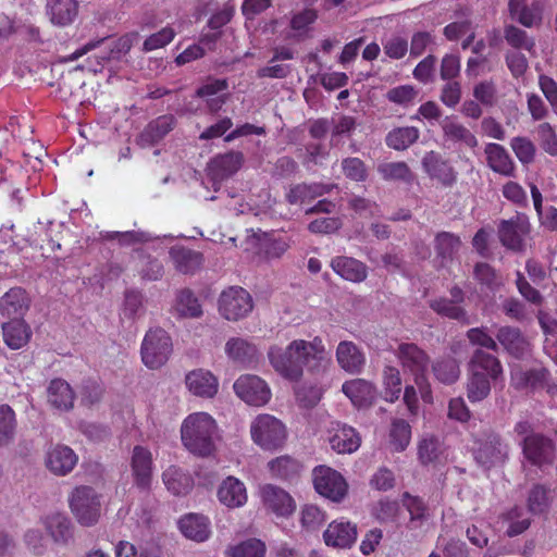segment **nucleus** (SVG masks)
Masks as SVG:
<instances>
[{
  "mask_svg": "<svg viewBox=\"0 0 557 557\" xmlns=\"http://www.w3.org/2000/svg\"><path fill=\"white\" fill-rule=\"evenodd\" d=\"M175 30L170 27H163L159 32L150 35L143 44V51L150 52L157 49H161L169 45L175 37Z\"/></svg>",
  "mask_w": 557,
  "mask_h": 557,
  "instance_id": "052dcab7",
  "label": "nucleus"
},
{
  "mask_svg": "<svg viewBox=\"0 0 557 557\" xmlns=\"http://www.w3.org/2000/svg\"><path fill=\"white\" fill-rule=\"evenodd\" d=\"M272 476L288 479L300 471V463L289 456H280L268 463Z\"/></svg>",
  "mask_w": 557,
  "mask_h": 557,
  "instance_id": "603ef678",
  "label": "nucleus"
},
{
  "mask_svg": "<svg viewBox=\"0 0 557 557\" xmlns=\"http://www.w3.org/2000/svg\"><path fill=\"white\" fill-rule=\"evenodd\" d=\"M45 527L57 543H66L72 537L71 521L61 513H52L45 519Z\"/></svg>",
  "mask_w": 557,
  "mask_h": 557,
  "instance_id": "79ce46f5",
  "label": "nucleus"
},
{
  "mask_svg": "<svg viewBox=\"0 0 557 557\" xmlns=\"http://www.w3.org/2000/svg\"><path fill=\"white\" fill-rule=\"evenodd\" d=\"M488 166L496 173L504 176H513L515 163L507 150L494 143H490L484 148Z\"/></svg>",
  "mask_w": 557,
  "mask_h": 557,
  "instance_id": "cd10ccee",
  "label": "nucleus"
},
{
  "mask_svg": "<svg viewBox=\"0 0 557 557\" xmlns=\"http://www.w3.org/2000/svg\"><path fill=\"white\" fill-rule=\"evenodd\" d=\"M444 137L455 143H462L469 148L478 146L476 137L465 125L455 119L445 117L442 122Z\"/></svg>",
  "mask_w": 557,
  "mask_h": 557,
  "instance_id": "4c0bfd02",
  "label": "nucleus"
},
{
  "mask_svg": "<svg viewBox=\"0 0 557 557\" xmlns=\"http://www.w3.org/2000/svg\"><path fill=\"white\" fill-rule=\"evenodd\" d=\"M318 15L313 9H305L295 13L290 18L292 38H304L308 35L311 25L315 22Z\"/></svg>",
  "mask_w": 557,
  "mask_h": 557,
  "instance_id": "8fccbe9b",
  "label": "nucleus"
},
{
  "mask_svg": "<svg viewBox=\"0 0 557 557\" xmlns=\"http://www.w3.org/2000/svg\"><path fill=\"white\" fill-rule=\"evenodd\" d=\"M162 478L166 488L174 495H186L193 490L191 476L175 466L169 467Z\"/></svg>",
  "mask_w": 557,
  "mask_h": 557,
  "instance_id": "c9c22d12",
  "label": "nucleus"
},
{
  "mask_svg": "<svg viewBox=\"0 0 557 557\" xmlns=\"http://www.w3.org/2000/svg\"><path fill=\"white\" fill-rule=\"evenodd\" d=\"M218 498L228 508H238L247 503L245 484L234 476H227L218 488Z\"/></svg>",
  "mask_w": 557,
  "mask_h": 557,
  "instance_id": "4be33fe9",
  "label": "nucleus"
},
{
  "mask_svg": "<svg viewBox=\"0 0 557 557\" xmlns=\"http://www.w3.org/2000/svg\"><path fill=\"white\" fill-rule=\"evenodd\" d=\"M357 527L349 521L334 520L323 533V540L327 546L348 548L357 540Z\"/></svg>",
  "mask_w": 557,
  "mask_h": 557,
  "instance_id": "aec40b11",
  "label": "nucleus"
},
{
  "mask_svg": "<svg viewBox=\"0 0 557 557\" xmlns=\"http://www.w3.org/2000/svg\"><path fill=\"white\" fill-rule=\"evenodd\" d=\"M228 83L226 79H216L209 77L196 91L197 97L207 99L208 108L210 111L215 112L225 103V95H220L226 91Z\"/></svg>",
  "mask_w": 557,
  "mask_h": 557,
  "instance_id": "c85d7f7f",
  "label": "nucleus"
},
{
  "mask_svg": "<svg viewBox=\"0 0 557 557\" xmlns=\"http://www.w3.org/2000/svg\"><path fill=\"white\" fill-rule=\"evenodd\" d=\"M236 395L248 405L264 406L271 399V389L258 375L244 374L234 383Z\"/></svg>",
  "mask_w": 557,
  "mask_h": 557,
  "instance_id": "9d476101",
  "label": "nucleus"
},
{
  "mask_svg": "<svg viewBox=\"0 0 557 557\" xmlns=\"http://www.w3.org/2000/svg\"><path fill=\"white\" fill-rule=\"evenodd\" d=\"M2 335L9 348L20 349L29 342L32 330L24 319H17L2 323Z\"/></svg>",
  "mask_w": 557,
  "mask_h": 557,
  "instance_id": "c756f323",
  "label": "nucleus"
},
{
  "mask_svg": "<svg viewBox=\"0 0 557 557\" xmlns=\"http://www.w3.org/2000/svg\"><path fill=\"white\" fill-rule=\"evenodd\" d=\"M329 191L330 187L320 183L298 184L289 188L286 198L289 203L295 205L305 200H311Z\"/></svg>",
  "mask_w": 557,
  "mask_h": 557,
  "instance_id": "c03bdc74",
  "label": "nucleus"
},
{
  "mask_svg": "<svg viewBox=\"0 0 557 557\" xmlns=\"http://www.w3.org/2000/svg\"><path fill=\"white\" fill-rule=\"evenodd\" d=\"M170 255L175 268L185 274L194 273L200 268L202 262V257L199 252L185 248H173Z\"/></svg>",
  "mask_w": 557,
  "mask_h": 557,
  "instance_id": "37998d69",
  "label": "nucleus"
},
{
  "mask_svg": "<svg viewBox=\"0 0 557 557\" xmlns=\"http://www.w3.org/2000/svg\"><path fill=\"white\" fill-rule=\"evenodd\" d=\"M474 277L480 284L488 288H496L503 284L502 277L496 271L490 264L483 262L475 265Z\"/></svg>",
  "mask_w": 557,
  "mask_h": 557,
  "instance_id": "e2e57ef3",
  "label": "nucleus"
},
{
  "mask_svg": "<svg viewBox=\"0 0 557 557\" xmlns=\"http://www.w3.org/2000/svg\"><path fill=\"white\" fill-rule=\"evenodd\" d=\"M505 39L506 41L516 49H524L529 52H532L535 47L534 39L529 37L527 32L513 26L509 25L505 28Z\"/></svg>",
  "mask_w": 557,
  "mask_h": 557,
  "instance_id": "4d7b16f0",
  "label": "nucleus"
},
{
  "mask_svg": "<svg viewBox=\"0 0 557 557\" xmlns=\"http://www.w3.org/2000/svg\"><path fill=\"white\" fill-rule=\"evenodd\" d=\"M78 462V456L69 446L57 444L51 446L45 455L46 468L57 476L67 475Z\"/></svg>",
  "mask_w": 557,
  "mask_h": 557,
  "instance_id": "2eb2a0df",
  "label": "nucleus"
},
{
  "mask_svg": "<svg viewBox=\"0 0 557 557\" xmlns=\"http://www.w3.org/2000/svg\"><path fill=\"white\" fill-rule=\"evenodd\" d=\"M138 37L139 35L137 32H132L111 41L109 45L110 53L108 58L119 59L121 55L128 53L134 44L138 40ZM102 59H107V57H102Z\"/></svg>",
  "mask_w": 557,
  "mask_h": 557,
  "instance_id": "680f3d73",
  "label": "nucleus"
},
{
  "mask_svg": "<svg viewBox=\"0 0 557 557\" xmlns=\"http://www.w3.org/2000/svg\"><path fill=\"white\" fill-rule=\"evenodd\" d=\"M432 371L436 380L443 384H453L460 376L459 363L449 356L437 358L432 363Z\"/></svg>",
  "mask_w": 557,
  "mask_h": 557,
  "instance_id": "ea45409f",
  "label": "nucleus"
},
{
  "mask_svg": "<svg viewBox=\"0 0 557 557\" xmlns=\"http://www.w3.org/2000/svg\"><path fill=\"white\" fill-rule=\"evenodd\" d=\"M16 425L14 410L9 405H0V447L13 442Z\"/></svg>",
  "mask_w": 557,
  "mask_h": 557,
  "instance_id": "09e8293b",
  "label": "nucleus"
},
{
  "mask_svg": "<svg viewBox=\"0 0 557 557\" xmlns=\"http://www.w3.org/2000/svg\"><path fill=\"white\" fill-rule=\"evenodd\" d=\"M220 314L228 321H239L253 309L251 295L239 286L224 289L218 300Z\"/></svg>",
  "mask_w": 557,
  "mask_h": 557,
  "instance_id": "6e6552de",
  "label": "nucleus"
},
{
  "mask_svg": "<svg viewBox=\"0 0 557 557\" xmlns=\"http://www.w3.org/2000/svg\"><path fill=\"white\" fill-rule=\"evenodd\" d=\"M75 394L67 382L55 379L48 387V401L58 410H70L73 408Z\"/></svg>",
  "mask_w": 557,
  "mask_h": 557,
  "instance_id": "72a5a7b5",
  "label": "nucleus"
},
{
  "mask_svg": "<svg viewBox=\"0 0 557 557\" xmlns=\"http://www.w3.org/2000/svg\"><path fill=\"white\" fill-rule=\"evenodd\" d=\"M510 147L522 164H530L534 161L536 148L528 137H513Z\"/></svg>",
  "mask_w": 557,
  "mask_h": 557,
  "instance_id": "6e6d98bb",
  "label": "nucleus"
},
{
  "mask_svg": "<svg viewBox=\"0 0 557 557\" xmlns=\"http://www.w3.org/2000/svg\"><path fill=\"white\" fill-rule=\"evenodd\" d=\"M243 162L244 156L238 151L216 156L208 163V175L214 183H220L235 174Z\"/></svg>",
  "mask_w": 557,
  "mask_h": 557,
  "instance_id": "a211bd4d",
  "label": "nucleus"
},
{
  "mask_svg": "<svg viewBox=\"0 0 557 557\" xmlns=\"http://www.w3.org/2000/svg\"><path fill=\"white\" fill-rule=\"evenodd\" d=\"M330 444L338 454H351L360 447L361 437L354 428L338 424L330 437Z\"/></svg>",
  "mask_w": 557,
  "mask_h": 557,
  "instance_id": "bb28decb",
  "label": "nucleus"
},
{
  "mask_svg": "<svg viewBox=\"0 0 557 557\" xmlns=\"http://www.w3.org/2000/svg\"><path fill=\"white\" fill-rule=\"evenodd\" d=\"M430 307L438 314L455 319L459 321H466V312L465 310L459 307L458 305L454 304V301L446 299V298H440L432 300L430 302Z\"/></svg>",
  "mask_w": 557,
  "mask_h": 557,
  "instance_id": "13d9d810",
  "label": "nucleus"
},
{
  "mask_svg": "<svg viewBox=\"0 0 557 557\" xmlns=\"http://www.w3.org/2000/svg\"><path fill=\"white\" fill-rule=\"evenodd\" d=\"M503 369L499 360L482 350H476L470 362V377L468 381V398L471 401H481L491 392L488 379L497 380Z\"/></svg>",
  "mask_w": 557,
  "mask_h": 557,
  "instance_id": "7ed1b4c3",
  "label": "nucleus"
},
{
  "mask_svg": "<svg viewBox=\"0 0 557 557\" xmlns=\"http://www.w3.org/2000/svg\"><path fill=\"white\" fill-rule=\"evenodd\" d=\"M135 269L145 281H157L163 275L162 264L157 259L141 252L136 253Z\"/></svg>",
  "mask_w": 557,
  "mask_h": 557,
  "instance_id": "de8ad7c7",
  "label": "nucleus"
},
{
  "mask_svg": "<svg viewBox=\"0 0 557 557\" xmlns=\"http://www.w3.org/2000/svg\"><path fill=\"white\" fill-rule=\"evenodd\" d=\"M312 475L314 488L323 497L335 503H339L346 497L348 484L338 471L326 466H319L313 469Z\"/></svg>",
  "mask_w": 557,
  "mask_h": 557,
  "instance_id": "1a4fd4ad",
  "label": "nucleus"
},
{
  "mask_svg": "<svg viewBox=\"0 0 557 557\" xmlns=\"http://www.w3.org/2000/svg\"><path fill=\"white\" fill-rule=\"evenodd\" d=\"M224 351L235 364L248 368L257 362L258 349L256 345L243 337H231L226 341Z\"/></svg>",
  "mask_w": 557,
  "mask_h": 557,
  "instance_id": "6ab92c4d",
  "label": "nucleus"
},
{
  "mask_svg": "<svg viewBox=\"0 0 557 557\" xmlns=\"http://www.w3.org/2000/svg\"><path fill=\"white\" fill-rule=\"evenodd\" d=\"M498 343L515 357H522L529 351V343L519 329L503 326L496 334Z\"/></svg>",
  "mask_w": 557,
  "mask_h": 557,
  "instance_id": "2f4dec72",
  "label": "nucleus"
},
{
  "mask_svg": "<svg viewBox=\"0 0 557 557\" xmlns=\"http://www.w3.org/2000/svg\"><path fill=\"white\" fill-rule=\"evenodd\" d=\"M172 352V341L162 329L149 330L141 344L143 362L150 369L162 367Z\"/></svg>",
  "mask_w": 557,
  "mask_h": 557,
  "instance_id": "0eeeda50",
  "label": "nucleus"
},
{
  "mask_svg": "<svg viewBox=\"0 0 557 557\" xmlns=\"http://www.w3.org/2000/svg\"><path fill=\"white\" fill-rule=\"evenodd\" d=\"M132 469L136 484L141 488H147L152 475V455L147 448L143 446L134 447Z\"/></svg>",
  "mask_w": 557,
  "mask_h": 557,
  "instance_id": "b1692460",
  "label": "nucleus"
},
{
  "mask_svg": "<svg viewBox=\"0 0 557 557\" xmlns=\"http://www.w3.org/2000/svg\"><path fill=\"white\" fill-rule=\"evenodd\" d=\"M186 385L191 394L212 398L219 391V381L210 371L197 369L186 375Z\"/></svg>",
  "mask_w": 557,
  "mask_h": 557,
  "instance_id": "412c9836",
  "label": "nucleus"
},
{
  "mask_svg": "<svg viewBox=\"0 0 557 557\" xmlns=\"http://www.w3.org/2000/svg\"><path fill=\"white\" fill-rule=\"evenodd\" d=\"M394 355L405 373L413 377L414 383L422 388L426 384V374L430 367V356L414 343H399Z\"/></svg>",
  "mask_w": 557,
  "mask_h": 557,
  "instance_id": "39448f33",
  "label": "nucleus"
},
{
  "mask_svg": "<svg viewBox=\"0 0 557 557\" xmlns=\"http://www.w3.org/2000/svg\"><path fill=\"white\" fill-rule=\"evenodd\" d=\"M377 172L385 181L412 184L416 180L414 173L411 171L409 165L404 161L381 163L377 166Z\"/></svg>",
  "mask_w": 557,
  "mask_h": 557,
  "instance_id": "58836bf2",
  "label": "nucleus"
},
{
  "mask_svg": "<svg viewBox=\"0 0 557 557\" xmlns=\"http://www.w3.org/2000/svg\"><path fill=\"white\" fill-rule=\"evenodd\" d=\"M175 124L172 115H162L150 122L138 137V143L143 147L151 146L161 140L170 133Z\"/></svg>",
  "mask_w": 557,
  "mask_h": 557,
  "instance_id": "473e14b6",
  "label": "nucleus"
},
{
  "mask_svg": "<svg viewBox=\"0 0 557 557\" xmlns=\"http://www.w3.org/2000/svg\"><path fill=\"white\" fill-rule=\"evenodd\" d=\"M548 504L549 498L545 487L536 485L530 491L528 497V507L531 512H544L547 509Z\"/></svg>",
  "mask_w": 557,
  "mask_h": 557,
  "instance_id": "338daca9",
  "label": "nucleus"
},
{
  "mask_svg": "<svg viewBox=\"0 0 557 557\" xmlns=\"http://www.w3.org/2000/svg\"><path fill=\"white\" fill-rule=\"evenodd\" d=\"M419 138V129L413 126L397 127L386 136V145L394 150H406Z\"/></svg>",
  "mask_w": 557,
  "mask_h": 557,
  "instance_id": "a18cd8bd",
  "label": "nucleus"
},
{
  "mask_svg": "<svg viewBox=\"0 0 557 557\" xmlns=\"http://www.w3.org/2000/svg\"><path fill=\"white\" fill-rule=\"evenodd\" d=\"M442 445L435 437H425L419 444V458L423 463H430L437 459Z\"/></svg>",
  "mask_w": 557,
  "mask_h": 557,
  "instance_id": "774afa93",
  "label": "nucleus"
},
{
  "mask_svg": "<svg viewBox=\"0 0 557 557\" xmlns=\"http://www.w3.org/2000/svg\"><path fill=\"white\" fill-rule=\"evenodd\" d=\"M335 357L338 367L349 374L361 373L366 364L363 350L351 341L339 342L336 346Z\"/></svg>",
  "mask_w": 557,
  "mask_h": 557,
  "instance_id": "f3484780",
  "label": "nucleus"
},
{
  "mask_svg": "<svg viewBox=\"0 0 557 557\" xmlns=\"http://www.w3.org/2000/svg\"><path fill=\"white\" fill-rule=\"evenodd\" d=\"M536 134L542 149L552 157H557V134L549 123H541Z\"/></svg>",
  "mask_w": 557,
  "mask_h": 557,
  "instance_id": "bf43d9fd",
  "label": "nucleus"
},
{
  "mask_svg": "<svg viewBox=\"0 0 557 557\" xmlns=\"http://www.w3.org/2000/svg\"><path fill=\"white\" fill-rule=\"evenodd\" d=\"M47 8L51 23L58 26L71 24L77 15L75 0H50Z\"/></svg>",
  "mask_w": 557,
  "mask_h": 557,
  "instance_id": "f704fd0d",
  "label": "nucleus"
},
{
  "mask_svg": "<svg viewBox=\"0 0 557 557\" xmlns=\"http://www.w3.org/2000/svg\"><path fill=\"white\" fill-rule=\"evenodd\" d=\"M263 508L280 518H287L296 510V502L284 488L264 484L259 491Z\"/></svg>",
  "mask_w": 557,
  "mask_h": 557,
  "instance_id": "9b49d317",
  "label": "nucleus"
},
{
  "mask_svg": "<svg viewBox=\"0 0 557 557\" xmlns=\"http://www.w3.org/2000/svg\"><path fill=\"white\" fill-rule=\"evenodd\" d=\"M522 450L527 460L537 467L550 465L555 457L556 447L543 434H530L522 441Z\"/></svg>",
  "mask_w": 557,
  "mask_h": 557,
  "instance_id": "4468645a",
  "label": "nucleus"
},
{
  "mask_svg": "<svg viewBox=\"0 0 557 557\" xmlns=\"http://www.w3.org/2000/svg\"><path fill=\"white\" fill-rule=\"evenodd\" d=\"M342 391L350 399L352 405L358 408L370 406L375 398L374 385L363 379H352L345 382L342 386Z\"/></svg>",
  "mask_w": 557,
  "mask_h": 557,
  "instance_id": "5701e85b",
  "label": "nucleus"
},
{
  "mask_svg": "<svg viewBox=\"0 0 557 557\" xmlns=\"http://www.w3.org/2000/svg\"><path fill=\"white\" fill-rule=\"evenodd\" d=\"M460 247V239L457 235L449 232H441L435 236L434 249L436 258L442 265L451 260Z\"/></svg>",
  "mask_w": 557,
  "mask_h": 557,
  "instance_id": "a19ab883",
  "label": "nucleus"
},
{
  "mask_svg": "<svg viewBox=\"0 0 557 557\" xmlns=\"http://www.w3.org/2000/svg\"><path fill=\"white\" fill-rule=\"evenodd\" d=\"M225 554L227 557H263L265 544L260 540L249 539L228 546Z\"/></svg>",
  "mask_w": 557,
  "mask_h": 557,
  "instance_id": "3c124183",
  "label": "nucleus"
},
{
  "mask_svg": "<svg viewBox=\"0 0 557 557\" xmlns=\"http://www.w3.org/2000/svg\"><path fill=\"white\" fill-rule=\"evenodd\" d=\"M475 459L484 467L504 462L507 457V446L498 436H491L475 449Z\"/></svg>",
  "mask_w": 557,
  "mask_h": 557,
  "instance_id": "393cba45",
  "label": "nucleus"
},
{
  "mask_svg": "<svg viewBox=\"0 0 557 557\" xmlns=\"http://www.w3.org/2000/svg\"><path fill=\"white\" fill-rule=\"evenodd\" d=\"M70 508L82 525L91 527L101 516L100 495L92 487L78 486L70 496Z\"/></svg>",
  "mask_w": 557,
  "mask_h": 557,
  "instance_id": "423d86ee",
  "label": "nucleus"
},
{
  "mask_svg": "<svg viewBox=\"0 0 557 557\" xmlns=\"http://www.w3.org/2000/svg\"><path fill=\"white\" fill-rule=\"evenodd\" d=\"M410 425L401 419H395L389 430V445L395 451H403L410 442Z\"/></svg>",
  "mask_w": 557,
  "mask_h": 557,
  "instance_id": "864d4df0",
  "label": "nucleus"
},
{
  "mask_svg": "<svg viewBox=\"0 0 557 557\" xmlns=\"http://www.w3.org/2000/svg\"><path fill=\"white\" fill-rule=\"evenodd\" d=\"M382 383L384 387L385 399L395 401L399 398L401 393V375L398 368L386 364L382 372Z\"/></svg>",
  "mask_w": 557,
  "mask_h": 557,
  "instance_id": "49530a36",
  "label": "nucleus"
},
{
  "mask_svg": "<svg viewBox=\"0 0 557 557\" xmlns=\"http://www.w3.org/2000/svg\"><path fill=\"white\" fill-rule=\"evenodd\" d=\"M331 265L342 278L352 283H360L368 275L367 265L350 257H336L332 260Z\"/></svg>",
  "mask_w": 557,
  "mask_h": 557,
  "instance_id": "7c9ffc66",
  "label": "nucleus"
},
{
  "mask_svg": "<svg viewBox=\"0 0 557 557\" xmlns=\"http://www.w3.org/2000/svg\"><path fill=\"white\" fill-rule=\"evenodd\" d=\"M530 228L529 219L524 214H517L509 220H503L498 226L499 240L508 249L522 251Z\"/></svg>",
  "mask_w": 557,
  "mask_h": 557,
  "instance_id": "f8f14e48",
  "label": "nucleus"
},
{
  "mask_svg": "<svg viewBox=\"0 0 557 557\" xmlns=\"http://www.w3.org/2000/svg\"><path fill=\"white\" fill-rule=\"evenodd\" d=\"M421 165L431 181L437 182L441 186L451 187L458 178V173L450 162L436 151L426 152Z\"/></svg>",
  "mask_w": 557,
  "mask_h": 557,
  "instance_id": "ddd939ff",
  "label": "nucleus"
},
{
  "mask_svg": "<svg viewBox=\"0 0 557 557\" xmlns=\"http://www.w3.org/2000/svg\"><path fill=\"white\" fill-rule=\"evenodd\" d=\"M301 524L308 530H314L319 528L325 520L324 513L319 507L312 504L305 505L300 511Z\"/></svg>",
  "mask_w": 557,
  "mask_h": 557,
  "instance_id": "69168bd1",
  "label": "nucleus"
},
{
  "mask_svg": "<svg viewBox=\"0 0 557 557\" xmlns=\"http://www.w3.org/2000/svg\"><path fill=\"white\" fill-rule=\"evenodd\" d=\"M267 356L274 371L292 382H298L305 370L319 372L329 361V352L320 336L311 341L293 339L286 347L273 344Z\"/></svg>",
  "mask_w": 557,
  "mask_h": 557,
  "instance_id": "f257e3e1",
  "label": "nucleus"
},
{
  "mask_svg": "<svg viewBox=\"0 0 557 557\" xmlns=\"http://www.w3.org/2000/svg\"><path fill=\"white\" fill-rule=\"evenodd\" d=\"M503 521L507 524V535L516 536L523 533L530 527V518L522 508L513 507L503 515Z\"/></svg>",
  "mask_w": 557,
  "mask_h": 557,
  "instance_id": "5fc2aeb1",
  "label": "nucleus"
},
{
  "mask_svg": "<svg viewBox=\"0 0 557 557\" xmlns=\"http://www.w3.org/2000/svg\"><path fill=\"white\" fill-rule=\"evenodd\" d=\"M32 299L22 287L10 288L0 297V314L8 321L24 319L30 308Z\"/></svg>",
  "mask_w": 557,
  "mask_h": 557,
  "instance_id": "dca6fc26",
  "label": "nucleus"
},
{
  "mask_svg": "<svg viewBox=\"0 0 557 557\" xmlns=\"http://www.w3.org/2000/svg\"><path fill=\"white\" fill-rule=\"evenodd\" d=\"M184 448L200 458L213 457L218 450L219 429L216 421L207 412L188 414L181 424Z\"/></svg>",
  "mask_w": 557,
  "mask_h": 557,
  "instance_id": "f03ea898",
  "label": "nucleus"
},
{
  "mask_svg": "<svg viewBox=\"0 0 557 557\" xmlns=\"http://www.w3.org/2000/svg\"><path fill=\"white\" fill-rule=\"evenodd\" d=\"M543 8L539 1L523 7L516 20L525 27H533L542 22Z\"/></svg>",
  "mask_w": 557,
  "mask_h": 557,
  "instance_id": "0e129e2a",
  "label": "nucleus"
},
{
  "mask_svg": "<svg viewBox=\"0 0 557 557\" xmlns=\"http://www.w3.org/2000/svg\"><path fill=\"white\" fill-rule=\"evenodd\" d=\"M178 524L184 536L195 542H205L211 534L210 521L202 515H186L180 520Z\"/></svg>",
  "mask_w": 557,
  "mask_h": 557,
  "instance_id": "a878e982",
  "label": "nucleus"
},
{
  "mask_svg": "<svg viewBox=\"0 0 557 557\" xmlns=\"http://www.w3.org/2000/svg\"><path fill=\"white\" fill-rule=\"evenodd\" d=\"M250 436L261 449L274 451L284 446L287 440V429L276 417L262 413L251 421Z\"/></svg>",
  "mask_w": 557,
  "mask_h": 557,
  "instance_id": "20e7f679",
  "label": "nucleus"
},
{
  "mask_svg": "<svg viewBox=\"0 0 557 557\" xmlns=\"http://www.w3.org/2000/svg\"><path fill=\"white\" fill-rule=\"evenodd\" d=\"M174 311L181 318L198 319L202 315V306L190 289H182L176 294Z\"/></svg>",
  "mask_w": 557,
  "mask_h": 557,
  "instance_id": "e433bc0d",
  "label": "nucleus"
}]
</instances>
